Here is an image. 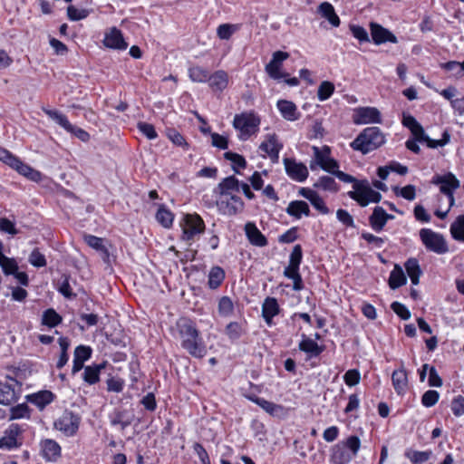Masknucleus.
<instances>
[{
	"label": "nucleus",
	"instance_id": "f257e3e1",
	"mask_svg": "<svg viewBox=\"0 0 464 464\" xmlns=\"http://www.w3.org/2000/svg\"><path fill=\"white\" fill-rule=\"evenodd\" d=\"M314 159L310 162V169L314 170L319 166L323 170L334 175L344 183H351L353 190L347 192V196L354 200L361 208H365L371 203H379L382 196L373 189L368 179H359L339 169V162L331 157V148L327 145L322 148L313 146Z\"/></svg>",
	"mask_w": 464,
	"mask_h": 464
},
{
	"label": "nucleus",
	"instance_id": "f03ea898",
	"mask_svg": "<svg viewBox=\"0 0 464 464\" xmlns=\"http://www.w3.org/2000/svg\"><path fill=\"white\" fill-rule=\"evenodd\" d=\"M172 335L180 342V346L190 356L202 359L207 354V347L195 321L180 317L171 329Z\"/></svg>",
	"mask_w": 464,
	"mask_h": 464
},
{
	"label": "nucleus",
	"instance_id": "7ed1b4c3",
	"mask_svg": "<svg viewBox=\"0 0 464 464\" xmlns=\"http://www.w3.org/2000/svg\"><path fill=\"white\" fill-rule=\"evenodd\" d=\"M385 142V135L379 127H367L350 143V147L365 155L379 149Z\"/></svg>",
	"mask_w": 464,
	"mask_h": 464
},
{
	"label": "nucleus",
	"instance_id": "20e7f679",
	"mask_svg": "<svg viewBox=\"0 0 464 464\" xmlns=\"http://www.w3.org/2000/svg\"><path fill=\"white\" fill-rule=\"evenodd\" d=\"M249 388L244 390L242 395L248 401L256 403L272 417H284L286 414L285 408L281 404H276L258 396L261 392V386L251 382H248Z\"/></svg>",
	"mask_w": 464,
	"mask_h": 464
},
{
	"label": "nucleus",
	"instance_id": "39448f33",
	"mask_svg": "<svg viewBox=\"0 0 464 464\" xmlns=\"http://www.w3.org/2000/svg\"><path fill=\"white\" fill-rule=\"evenodd\" d=\"M260 123V117L254 111L236 114L233 121L234 128L241 133V140H246L256 134L259 131Z\"/></svg>",
	"mask_w": 464,
	"mask_h": 464
},
{
	"label": "nucleus",
	"instance_id": "423d86ee",
	"mask_svg": "<svg viewBox=\"0 0 464 464\" xmlns=\"http://www.w3.org/2000/svg\"><path fill=\"white\" fill-rule=\"evenodd\" d=\"M81 422L82 418L77 412L65 409L53 420V428L65 437H74L79 431Z\"/></svg>",
	"mask_w": 464,
	"mask_h": 464
},
{
	"label": "nucleus",
	"instance_id": "0eeeda50",
	"mask_svg": "<svg viewBox=\"0 0 464 464\" xmlns=\"http://www.w3.org/2000/svg\"><path fill=\"white\" fill-rule=\"evenodd\" d=\"M180 227L182 230L181 239L186 242H191L197 236L203 234L206 229V224L203 218L198 213L185 214Z\"/></svg>",
	"mask_w": 464,
	"mask_h": 464
},
{
	"label": "nucleus",
	"instance_id": "6e6552de",
	"mask_svg": "<svg viewBox=\"0 0 464 464\" xmlns=\"http://www.w3.org/2000/svg\"><path fill=\"white\" fill-rule=\"evenodd\" d=\"M431 183L440 187V193L448 198L450 208L455 204L454 192L460 186L459 180L452 172H447L443 175H435L432 178Z\"/></svg>",
	"mask_w": 464,
	"mask_h": 464
},
{
	"label": "nucleus",
	"instance_id": "1a4fd4ad",
	"mask_svg": "<svg viewBox=\"0 0 464 464\" xmlns=\"http://www.w3.org/2000/svg\"><path fill=\"white\" fill-rule=\"evenodd\" d=\"M43 111L45 115H47L50 119L53 120L58 125L63 128L67 132L74 135L82 141H88L90 140V134L84 130L83 129L72 125L68 118L58 111L57 110H52L49 108L43 107Z\"/></svg>",
	"mask_w": 464,
	"mask_h": 464
},
{
	"label": "nucleus",
	"instance_id": "9d476101",
	"mask_svg": "<svg viewBox=\"0 0 464 464\" xmlns=\"http://www.w3.org/2000/svg\"><path fill=\"white\" fill-rule=\"evenodd\" d=\"M420 237L425 247L436 254L441 255L449 251L444 237L430 228H422L420 231Z\"/></svg>",
	"mask_w": 464,
	"mask_h": 464
},
{
	"label": "nucleus",
	"instance_id": "9b49d317",
	"mask_svg": "<svg viewBox=\"0 0 464 464\" xmlns=\"http://www.w3.org/2000/svg\"><path fill=\"white\" fill-rule=\"evenodd\" d=\"M24 429L18 423H11L0 438V449L12 450L20 448L23 445L22 434Z\"/></svg>",
	"mask_w": 464,
	"mask_h": 464
},
{
	"label": "nucleus",
	"instance_id": "f8f14e48",
	"mask_svg": "<svg viewBox=\"0 0 464 464\" xmlns=\"http://www.w3.org/2000/svg\"><path fill=\"white\" fill-rule=\"evenodd\" d=\"M353 122L356 125L382 123L381 111L375 107H357L353 110Z\"/></svg>",
	"mask_w": 464,
	"mask_h": 464
},
{
	"label": "nucleus",
	"instance_id": "ddd939ff",
	"mask_svg": "<svg viewBox=\"0 0 464 464\" xmlns=\"http://www.w3.org/2000/svg\"><path fill=\"white\" fill-rule=\"evenodd\" d=\"M218 210L227 216H237L243 212L245 203L243 199L237 195L229 194L227 196H220L217 202Z\"/></svg>",
	"mask_w": 464,
	"mask_h": 464
},
{
	"label": "nucleus",
	"instance_id": "4468645a",
	"mask_svg": "<svg viewBox=\"0 0 464 464\" xmlns=\"http://www.w3.org/2000/svg\"><path fill=\"white\" fill-rule=\"evenodd\" d=\"M286 175L294 181L304 182L309 176L306 165L303 162H297L294 158H285L283 160Z\"/></svg>",
	"mask_w": 464,
	"mask_h": 464
},
{
	"label": "nucleus",
	"instance_id": "2eb2a0df",
	"mask_svg": "<svg viewBox=\"0 0 464 464\" xmlns=\"http://www.w3.org/2000/svg\"><path fill=\"white\" fill-rule=\"evenodd\" d=\"M283 143L279 141L276 133H268L265 136V140L259 145V150L264 152L266 157L267 155L272 162H277L279 153L283 150Z\"/></svg>",
	"mask_w": 464,
	"mask_h": 464
},
{
	"label": "nucleus",
	"instance_id": "dca6fc26",
	"mask_svg": "<svg viewBox=\"0 0 464 464\" xmlns=\"http://www.w3.org/2000/svg\"><path fill=\"white\" fill-rule=\"evenodd\" d=\"M290 54L286 52L276 51L273 53L272 59L266 65V73L274 80H280L289 76L287 72L281 71L284 61L289 58Z\"/></svg>",
	"mask_w": 464,
	"mask_h": 464
},
{
	"label": "nucleus",
	"instance_id": "f3484780",
	"mask_svg": "<svg viewBox=\"0 0 464 464\" xmlns=\"http://www.w3.org/2000/svg\"><path fill=\"white\" fill-rule=\"evenodd\" d=\"M102 44L112 50H126L129 46L125 41L122 32L116 26L108 28L104 33Z\"/></svg>",
	"mask_w": 464,
	"mask_h": 464
},
{
	"label": "nucleus",
	"instance_id": "a211bd4d",
	"mask_svg": "<svg viewBox=\"0 0 464 464\" xmlns=\"http://www.w3.org/2000/svg\"><path fill=\"white\" fill-rule=\"evenodd\" d=\"M372 40L374 44L380 45L385 43L397 44L398 38L387 28L378 23L371 22L369 24Z\"/></svg>",
	"mask_w": 464,
	"mask_h": 464
},
{
	"label": "nucleus",
	"instance_id": "6ab92c4d",
	"mask_svg": "<svg viewBox=\"0 0 464 464\" xmlns=\"http://www.w3.org/2000/svg\"><path fill=\"white\" fill-rule=\"evenodd\" d=\"M394 218V216L386 212L380 206L373 208L372 214L369 216V224L372 230L381 232L384 229L387 222Z\"/></svg>",
	"mask_w": 464,
	"mask_h": 464
},
{
	"label": "nucleus",
	"instance_id": "aec40b11",
	"mask_svg": "<svg viewBox=\"0 0 464 464\" xmlns=\"http://www.w3.org/2000/svg\"><path fill=\"white\" fill-rule=\"evenodd\" d=\"M244 231L250 245L257 247H264L268 245L266 237L259 230L255 222H246L244 226Z\"/></svg>",
	"mask_w": 464,
	"mask_h": 464
},
{
	"label": "nucleus",
	"instance_id": "412c9836",
	"mask_svg": "<svg viewBox=\"0 0 464 464\" xmlns=\"http://www.w3.org/2000/svg\"><path fill=\"white\" fill-rule=\"evenodd\" d=\"M41 455L49 462H56L62 456L60 444L53 439H44L40 442Z\"/></svg>",
	"mask_w": 464,
	"mask_h": 464
},
{
	"label": "nucleus",
	"instance_id": "4be33fe9",
	"mask_svg": "<svg viewBox=\"0 0 464 464\" xmlns=\"http://www.w3.org/2000/svg\"><path fill=\"white\" fill-rule=\"evenodd\" d=\"M281 308L277 299L272 296L265 298L262 304V317L268 326L275 324L274 317L280 314Z\"/></svg>",
	"mask_w": 464,
	"mask_h": 464
},
{
	"label": "nucleus",
	"instance_id": "5701e85b",
	"mask_svg": "<svg viewBox=\"0 0 464 464\" xmlns=\"http://www.w3.org/2000/svg\"><path fill=\"white\" fill-rule=\"evenodd\" d=\"M55 398L56 395L49 390H42L25 396L26 401L36 406L40 411L45 409Z\"/></svg>",
	"mask_w": 464,
	"mask_h": 464
},
{
	"label": "nucleus",
	"instance_id": "b1692460",
	"mask_svg": "<svg viewBox=\"0 0 464 464\" xmlns=\"http://www.w3.org/2000/svg\"><path fill=\"white\" fill-rule=\"evenodd\" d=\"M276 108L279 111L281 116L289 121H295L299 120L301 113L297 109L295 102L288 100H278L276 102Z\"/></svg>",
	"mask_w": 464,
	"mask_h": 464
},
{
	"label": "nucleus",
	"instance_id": "393cba45",
	"mask_svg": "<svg viewBox=\"0 0 464 464\" xmlns=\"http://www.w3.org/2000/svg\"><path fill=\"white\" fill-rule=\"evenodd\" d=\"M208 83L213 92H222L228 86L229 75L224 70L215 71L213 73H209Z\"/></svg>",
	"mask_w": 464,
	"mask_h": 464
},
{
	"label": "nucleus",
	"instance_id": "a878e982",
	"mask_svg": "<svg viewBox=\"0 0 464 464\" xmlns=\"http://www.w3.org/2000/svg\"><path fill=\"white\" fill-rule=\"evenodd\" d=\"M408 373L403 364L392 373V383L398 395H402L408 389Z\"/></svg>",
	"mask_w": 464,
	"mask_h": 464
},
{
	"label": "nucleus",
	"instance_id": "bb28decb",
	"mask_svg": "<svg viewBox=\"0 0 464 464\" xmlns=\"http://www.w3.org/2000/svg\"><path fill=\"white\" fill-rule=\"evenodd\" d=\"M20 399V391H16L13 384L0 381V404L9 406Z\"/></svg>",
	"mask_w": 464,
	"mask_h": 464
},
{
	"label": "nucleus",
	"instance_id": "cd10ccee",
	"mask_svg": "<svg viewBox=\"0 0 464 464\" xmlns=\"http://www.w3.org/2000/svg\"><path fill=\"white\" fill-rule=\"evenodd\" d=\"M226 279V272L220 266H213L208 274L207 286L210 290L218 289Z\"/></svg>",
	"mask_w": 464,
	"mask_h": 464
},
{
	"label": "nucleus",
	"instance_id": "c85d7f7f",
	"mask_svg": "<svg viewBox=\"0 0 464 464\" xmlns=\"http://www.w3.org/2000/svg\"><path fill=\"white\" fill-rule=\"evenodd\" d=\"M285 212L295 219H301L304 216H311L309 205L304 200H292L286 207Z\"/></svg>",
	"mask_w": 464,
	"mask_h": 464
},
{
	"label": "nucleus",
	"instance_id": "c756f323",
	"mask_svg": "<svg viewBox=\"0 0 464 464\" xmlns=\"http://www.w3.org/2000/svg\"><path fill=\"white\" fill-rule=\"evenodd\" d=\"M107 362H102L101 363H93L92 365H87L84 367V372L82 373V379L84 382L89 385H94L100 382V375L102 370L106 367Z\"/></svg>",
	"mask_w": 464,
	"mask_h": 464
},
{
	"label": "nucleus",
	"instance_id": "7c9ffc66",
	"mask_svg": "<svg viewBox=\"0 0 464 464\" xmlns=\"http://www.w3.org/2000/svg\"><path fill=\"white\" fill-rule=\"evenodd\" d=\"M298 348L308 354L309 358L318 357L324 351V345H319L315 340L306 337L305 334H303Z\"/></svg>",
	"mask_w": 464,
	"mask_h": 464
},
{
	"label": "nucleus",
	"instance_id": "2f4dec72",
	"mask_svg": "<svg viewBox=\"0 0 464 464\" xmlns=\"http://www.w3.org/2000/svg\"><path fill=\"white\" fill-rule=\"evenodd\" d=\"M318 13L322 17L325 18L333 27L340 26L341 20L331 3H321L318 6Z\"/></svg>",
	"mask_w": 464,
	"mask_h": 464
},
{
	"label": "nucleus",
	"instance_id": "473e14b6",
	"mask_svg": "<svg viewBox=\"0 0 464 464\" xmlns=\"http://www.w3.org/2000/svg\"><path fill=\"white\" fill-rule=\"evenodd\" d=\"M220 196L232 194L231 191L238 192L240 190V181L234 175L223 179L218 185Z\"/></svg>",
	"mask_w": 464,
	"mask_h": 464
},
{
	"label": "nucleus",
	"instance_id": "72a5a7b5",
	"mask_svg": "<svg viewBox=\"0 0 464 464\" xmlns=\"http://www.w3.org/2000/svg\"><path fill=\"white\" fill-rule=\"evenodd\" d=\"M155 218L163 227L170 228L173 225L175 215L165 204H160Z\"/></svg>",
	"mask_w": 464,
	"mask_h": 464
},
{
	"label": "nucleus",
	"instance_id": "f704fd0d",
	"mask_svg": "<svg viewBox=\"0 0 464 464\" xmlns=\"http://www.w3.org/2000/svg\"><path fill=\"white\" fill-rule=\"evenodd\" d=\"M10 168L15 169L19 174L28 178L31 180L35 181L41 176L39 171L34 169L28 164L23 162L18 157L15 159Z\"/></svg>",
	"mask_w": 464,
	"mask_h": 464
},
{
	"label": "nucleus",
	"instance_id": "c9c22d12",
	"mask_svg": "<svg viewBox=\"0 0 464 464\" xmlns=\"http://www.w3.org/2000/svg\"><path fill=\"white\" fill-rule=\"evenodd\" d=\"M407 283L406 276L400 265H395L390 273L388 285L391 289L395 290Z\"/></svg>",
	"mask_w": 464,
	"mask_h": 464
},
{
	"label": "nucleus",
	"instance_id": "e433bc0d",
	"mask_svg": "<svg viewBox=\"0 0 464 464\" xmlns=\"http://www.w3.org/2000/svg\"><path fill=\"white\" fill-rule=\"evenodd\" d=\"M133 418L128 415L127 411L117 410L110 415V422L112 426H120L121 430L123 431L127 427L132 423Z\"/></svg>",
	"mask_w": 464,
	"mask_h": 464
},
{
	"label": "nucleus",
	"instance_id": "4c0bfd02",
	"mask_svg": "<svg viewBox=\"0 0 464 464\" xmlns=\"http://www.w3.org/2000/svg\"><path fill=\"white\" fill-rule=\"evenodd\" d=\"M404 456L411 461V464H423L431 459L432 450H414L408 449L405 450Z\"/></svg>",
	"mask_w": 464,
	"mask_h": 464
},
{
	"label": "nucleus",
	"instance_id": "58836bf2",
	"mask_svg": "<svg viewBox=\"0 0 464 464\" xmlns=\"http://www.w3.org/2000/svg\"><path fill=\"white\" fill-rule=\"evenodd\" d=\"M313 187L316 189L328 191L331 193H337L340 190V186L337 184L335 179L330 176H321L314 183Z\"/></svg>",
	"mask_w": 464,
	"mask_h": 464
},
{
	"label": "nucleus",
	"instance_id": "ea45409f",
	"mask_svg": "<svg viewBox=\"0 0 464 464\" xmlns=\"http://www.w3.org/2000/svg\"><path fill=\"white\" fill-rule=\"evenodd\" d=\"M404 267L411 284L414 285H418L420 283V276L422 274L419 261L414 257H411L404 263Z\"/></svg>",
	"mask_w": 464,
	"mask_h": 464
},
{
	"label": "nucleus",
	"instance_id": "a19ab883",
	"mask_svg": "<svg viewBox=\"0 0 464 464\" xmlns=\"http://www.w3.org/2000/svg\"><path fill=\"white\" fill-rule=\"evenodd\" d=\"M63 317L53 308H47L43 312L41 324L49 328H54L61 324Z\"/></svg>",
	"mask_w": 464,
	"mask_h": 464
},
{
	"label": "nucleus",
	"instance_id": "79ce46f5",
	"mask_svg": "<svg viewBox=\"0 0 464 464\" xmlns=\"http://www.w3.org/2000/svg\"><path fill=\"white\" fill-rule=\"evenodd\" d=\"M71 276L63 273L59 279L56 290L66 299L72 300L76 297V294L73 293L72 288L70 285Z\"/></svg>",
	"mask_w": 464,
	"mask_h": 464
},
{
	"label": "nucleus",
	"instance_id": "37998d69",
	"mask_svg": "<svg viewBox=\"0 0 464 464\" xmlns=\"http://www.w3.org/2000/svg\"><path fill=\"white\" fill-rule=\"evenodd\" d=\"M303 260V248L302 246L297 244L293 247L289 256V264L285 268L284 272L300 271V265Z\"/></svg>",
	"mask_w": 464,
	"mask_h": 464
},
{
	"label": "nucleus",
	"instance_id": "c03bdc74",
	"mask_svg": "<svg viewBox=\"0 0 464 464\" xmlns=\"http://www.w3.org/2000/svg\"><path fill=\"white\" fill-rule=\"evenodd\" d=\"M165 134L175 146L182 148L185 151L189 150V143L186 140V138L175 128H167Z\"/></svg>",
	"mask_w": 464,
	"mask_h": 464
},
{
	"label": "nucleus",
	"instance_id": "a18cd8bd",
	"mask_svg": "<svg viewBox=\"0 0 464 464\" xmlns=\"http://www.w3.org/2000/svg\"><path fill=\"white\" fill-rule=\"evenodd\" d=\"M223 156L225 160L231 162L232 169L236 173H240V169L246 168L247 162L244 156L233 151H226Z\"/></svg>",
	"mask_w": 464,
	"mask_h": 464
},
{
	"label": "nucleus",
	"instance_id": "49530a36",
	"mask_svg": "<svg viewBox=\"0 0 464 464\" xmlns=\"http://www.w3.org/2000/svg\"><path fill=\"white\" fill-rule=\"evenodd\" d=\"M188 78L193 82H208V80L209 78V72L199 65H193L190 66L188 70Z\"/></svg>",
	"mask_w": 464,
	"mask_h": 464
},
{
	"label": "nucleus",
	"instance_id": "de8ad7c7",
	"mask_svg": "<svg viewBox=\"0 0 464 464\" xmlns=\"http://www.w3.org/2000/svg\"><path fill=\"white\" fill-rule=\"evenodd\" d=\"M4 246L0 240V266L3 272L6 275H13L18 270V265L14 258L7 257L3 253Z\"/></svg>",
	"mask_w": 464,
	"mask_h": 464
},
{
	"label": "nucleus",
	"instance_id": "09e8293b",
	"mask_svg": "<svg viewBox=\"0 0 464 464\" xmlns=\"http://www.w3.org/2000/svg\"><path fill=\"white\" fill-rule=\"evenodd\" d=\"M31 416V409L26 403H20L11 407L9 420L29 419Z\"/></svg>",
	"mask_w": 464,
	"mask_h": 464
},
{
	"label": "nucleus",
	"instance_id": "8fccbe9b",
	"mask_svg": "<svg viewBox=\"0 0 464 464\" xmlns=\"http://www.w3.org/2000/svg\"><path fill=\"white\" fill-rule=\"evenodd\" d=\"M92 12V9L77 8L72 5H68L66 9L68 19L73 22L87 18Z\"/></svg>",
	"mask_w": 464,
	"mask_h": 464
},
{
	"label": "nucleus",
	"instance_id": "3c124183",
	"mask_svg": "<svg viewBox=\"0 0 464 464\" xmlns=\"http://www.w3.org/2000/svg\"><path fill=\"white\" fill-rule=\"evenodd\" d=\"M450 234L455 240L464 242V214L450 225Z\"/></svg>",
	"mask_w": 464,
	"mask_h": 464
},
{
	"label": "nucleus",
	"instance_id": "603ef678",
	"mask_svg": "<svg viewBox=\"0 0 464 464\" xmlns=\"http://www.w3.org/2000/svg\"><path fill=\"white\" fill-rule=\"evenodd\" d=\"M450 234L455 240L464 242V214L450 225Z\"/></svg>",
	"mask_w": 464,
	"mask_h": 464
},
{
	"label": "nucleus",
	"instance_id": "864d4df0",
	"mask_svg": "<svg viewBox=\"0 0 464 464\" xmlns=\"http://www.w3.org/2000/svg\"><path fill=\"white\" fill-rule=\"evenodd\" d=\"M334 84L330 81H323L317 90V98L320 102L328 100L334 92Z\"/></svg>",
	"mask_w": 464,
	"mask_h": 464
},
{
	"label": "nucleus",
	"instance_id": "5fc2aeb1",
	"mask_svg": "<svg viewBox=\"0 0 464 464\" xmlns=\"http://www.w3.org/2000/svg\"><path fill=\"white\" fill-rule=\"evenodd\" d=\"M238 29V24H221L217 28V35L220 40H228Z\"/></svg>",
	"mask_w": 464,
	"mask_h": 464
},
{
	"label": "nucleus",
	"instance_id": "6e6d98bb",
	"mask_svg": "<svg viewBox=\"0 0 464 464\" xmlns=\"http://www.w3.org/2000/svg\"><path fill=\"white\" fill-rule=\"evenodd\" d=\"M245 331L242 327V324L238 322H230L227 324L225 329V334L231 341L238 340L243 334Z\"/></svg>",
	"mask_w": 464,
	"mask_h": 464
},
{
	"label": "nucleus",
	"instance_id": "4d7b16f0",
	"mask_svg": "<svg viewBox=\"0 0 464 464\" xmlns=\"http://www.w3.org/2000/svg\"><path fill=\"white\" fill-rule=\"evenodd\" d=\"M218 314L221 316H229L234 312V304L229 296L224 295L219 298L218 304Z\"/></svg>",
	"mask_w": 464,
	"mask_h": 464
},
{
	"label": "nucleus",
	"instance_id": "13d9d810",
	"mask_svg": "<svg viewBox=\"0 0 464 464\" xmlns=\"http://www.w3.org/2000/svg\"><path fill=\"white\" fill-rule=\"evenodd\" d=\"M84 242L92 248L108 254V249L103 244V239L102 237L93 236V235H85Z\"/></svg>",
	"mask_w": 464,
	"mask_h": 464
},
{
	"label": "nucleus",
	"instance_id": "bf43d9fd",
	"mask_svg": "<svg viewBox=\"0 0 464 464\" xmlns=\"http://www.w3.org/2000/svg\"><path fill=\"white\" fill-rule=\"evenodd\" d=\"M29 263L37 268L44 267L47 265L46 258L39 248H34L29 256Z\"/></svg>",
	"mask_w": 464,
	"mask_h": 464
},
{
	"label": "nucleus",
	"instance_id": "052dcab7",
	"mask_svg": "<svg viewBox=\"0 0 464 464\" xmlns=\"http://www.w3.org/2000/svg\"><path fill=\"white\" fill-rule=\"evenodd\" d=\"M107 391L110 392H121L124 389V380L120 377L111 376L106 381Z\"/></svg>",
	"mask_w": 464,
	"mask_h": 464
},
{
	"label": "nucleus",
	"instance_id": "680f3d73",
	"mask_svg": "<svg viewBox=\"0 0 464 464\" xmlns=\"http://www.w3.org/2000/svg\"><path fill=\"white\" fill-rule=\"evenodd\" d=\"M349 29L353 36L357 39L360 43L370 42L368 32L365 28L358 24H350Z\"/></svg>",
	"mask_w": 464,
	"mask_h": 464
},
{
	"label": "nucleus",
	"instance_id": "e2e57ef3",
	"mask_svg": "<svg viewBox=\"0 0 464 464\" xmlns=\"http://www.w3.org/2000/svg\"><path fill=\"white\" fill-rule=\"evenodd\" d=\"M440 399V393L435 390H428L421 396V404L426 408L434 406Z\"/></svg>",
	"mask_w": 464,
	"mask_h": 464
},
{
	"label": "nucleus",
	"instance_id": "0e129e2a",
	"mask_svg": "<svg viewBox=\"0 0 464 464\" xmlns=\"http://www.w3.org/2000/svg\"><path fill=\"white\" fill-rule=\"evenodd\" d=\"M137 128L149 140H155L158 137L155 127L151 123L140 121L137 124Z\"/></svg>",
	"mask_w": 464,
	"mask_h": 464
},
{
	"label": "nucleus",
	"instance_id": "69168bd1",
	"mask_svg": "<svg viewBox=\"0 0 464 464\" xmlns=\"http://www.w3.org/2000/svg\"><path fill=\"white\" fill-rule=\"evenodd\" d=\"M343 381L349 387L357 385L361 381V373L357 369H350L343 375Z\"/></svg>",
	"mask_w": 464,
	"mask_h": 464
},
{
	"label": "nucleus",
	"instance_id": "338daca9",
	"mask_svg": "<svg viewBox=\"0 0 464 464\" xmlns=\"http://www.w3.org/2000/svg\"><path fill=\"white\" fill-rule=\"evenodd\" d=\"M391 308L401 320H409L411 318V312L405 304L394 301L392 303Z\"/></svg>",
	"mask_w": 464,
	"mask_h": 464
},
{
	"label": "nucleus",
	"instance_id": "774afa93",
	"mask_svg": "<svg viewBox=\"0 0 464 464\" xmlns=\"http://www.w3.org/2000/svg\"><path fill=\"white\" fill-rule=\"evenodd\" d=\"M298 238V227H292L278 237V242L281 244H290Z\"/></svg>",
	"mask_w": 464,
	"mask_h": 464
}]
</instances>
